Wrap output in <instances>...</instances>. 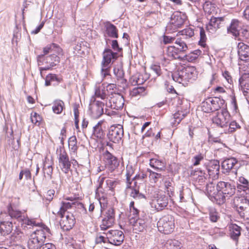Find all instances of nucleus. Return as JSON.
<instances>
[{
    "label": "nucleus",
    "instance_id": "f257e3e1",
    "mask_svg": "<svg viewBox=\"0 0 249 249\" xmlns=\"http://www.w3.org/2000/svg\"><path fill=\"white\" fill-rule=\"evenodd\" d=\"M49 229L45 227H40L33 232L28 241V247L29 249H40L44 244L47 234L49 233Z\"/></svg>",
    "mask_w": 249,
    "mask_h": 249
},
{
    "label": "nucleus",
    "instance_id": "f03ea898",
    "mask_svg": "<svg viewBox=\"0 0 249 249\" xmlns=\"http://www.w3.org/2000/svg\"><path fill=\"white\" fill-rule=\"evenodd\" d=\"M175 46H170L166 49V54L169 59L182 60L183 54L188 50L186 43L182 39L178 38Z\"/></svg>",
    "mask_w": 249,
    "mask_h": 249
},
{
    "label": "nucleus",
    "instance_id": "7ed1b4c3",
    "mask_svg": "<svg viewBox=\"0 0 249 249\" xmlns=\"http://www.w3.org/2000/svg\"><path fill=\"white\" fill-rule=\"evenodd\" d=\"M219 196H217V203L222 204L226 202L227 198H229L235 193V187L225 181H219L217 184Z\"/></svg>",
    "mask_w": 249,
    "mask_h": 249
},
{
    "label": "nucleus",
    "instance_id": "20e7f679",
    "mask_svg": "<svg viewBox=\"0 0 249 249\" xmlns=\"http://www.w3.org/2000/svg\"><path fill=\"white\" fill-rule=\"evenodd\" d=\"M197 75V71L195 67H188L174 73L172 78L175 81L184 84V82L195 80Z\"/></svg>",
    "mask_w": 249,
    "mask_h": 249
},
{
    "label": "nucleus",
    "instance_id": "39448f33",
    "mask_svg": "<svg viewBox=\"0 0 249 249\" xmlns=\"http://www.w3.org/2000/svg\"><path fill=\"white\" fill-rule=\"evenodd\" d=\"M158 228L160 232L164 234L172 233L175 229V219L174 217L170 214L163 216L159 220Z\"/></svg>",
    "mask_w": 249,
    "mask_h": 249
},
{
    "label": "nucleus",
    "instance_id": "423d86ee",
    "mask_svg": "<svg viewBox=\"0 0 249 249\" xmlns=\"http://www.w3.org/2000/svg\"><path fill=\"white\" fill-rule=\"evenodd\" d=\"M234 204L240 216L247 220L249 219V200L244 196L236 197Z\"/></svg>",
    "mask_w": 249,
    "mask_h": 249
},
{
    "label": "nucleus",
    "instance_id": "0eeeda50",
    "mask_svg": "<svg viewBox=\"0 0 249 249\" xmlns=\"http://www.w3.org/2000/svg\"><path fill=\"white\" fill-rule=\"evenodd\" d=\"M230 120V115L225 109H222L214 113L212 117L213 123L222 128L228 126Z\"/></svg>",
    "mask_w": 249,
    "mask_h": 249
},
{
    "label": "nucleus",
    "instance_id": "6e6552de",
    "mask_svg": "<svg viewBox=\"0 0 249 249\" xmlns=\"http://www.w3.org/2000/svg\"><path fill=\"white\" fill-rule=\"evenodd\" d=\"M106 101V106L107 107L116 110L123 108L124 104V99L123 96L119 93L112 94V96L107 97Z\"/></svg>",
    "mask_w": 249,
    "mask_h": 249
},
{
    "label": "nucleus",
    "instance_id": "1a4fd4ad",
    "mask_svg": "<svg viewBox=\"0 0 249 249\" xmlns=\"http://www.w3.org/2000/svg\"><path fill=\"white\" fill-rule=\"evenodd\" d=\"M103 60L102 61V74L104 76L108 74V68L112 60L117 57V53H113L110 49H106L103 52Z\"/></svg>",
    "mask_w": 249,
    "mask_h": 249
},
{
    "label": "nucleus",
    "instance_id": "9d476101",
    "mask_svg": "<svg viewBox=\"0 0 249 249\" xmlns=\"http://www.w3.org/2000/svg\"><path fill=\"white\" fill-rule=\"evenodd\" d=\"M186 16L180 12H175L171 16L167 30H175L181 27L185 21Z\"/></svg>",
    "mask_w": 249,
    "mask_h": 249
},
{
    "label": "nucleus",
    "instance_id": "9b49d317",
    "mask_svg": "<svg viewBox=\"0 0 249 249\" xmlns=\"http://www.w3.org/2000/svg\"><path fill=\"white\" fill-rule=\"evenodd\" d=\"M124 136V129L120 124L113 125L110 127L107 136L110 141L118 143Z\"/></svg>",
    "mask_w": 249,
    "mask_h": 249
},
{
    "label": "nucleus",
    "instance_id": "f8f14e48",
    "mask_svg": "<svg viewBox=\"0 0 249 249\" xmlns=\"http://www.w3.org/2000/svg\"><path fill=\"white\" fill-rule=\"evenodd\" d=\"M107 211L105 213H102L104 216L102 219V223L100 227L101 230L105 231L111 227L114 223L115 221V212L112 207H108L107 208Z\"/></svg>",
    "mask_w": 249,
    "mask_h": 249
},
{
    "label": "nucleus",
    "instance_id": "ddd939ff",
    "mask_svg": "<svg viewBox=\"0 0 249 249\" xmlns=\"http://www.w3.org/2000/svg\"><path fill=\"white\" fill-rule=\"evenodd\" d=\"M104 233L106 234L107 241L114 245H121L124 240V234L121 231L110 230Z\"/></svg>",
    "mask_w": 249,
    "mask_h": 249
},
{
    "label": "nucleus",
    "instance_id": "4468645a",
    "mask_svg": "<svg viewBox=\"0 0 249 249\" xmlns=\"http://www.w3.org/2000/svg\"><path fill=\"white\" fill-rule=\"evenodd\" d=\"M59 152V165L62 171L65 174H67L69 172L71 166L69 156L64 149H60Z\"/></svg>",
    "mask_w": 249,
    "mask_h": 249
},
{
    "label": "nucleus",
    "instance_id": "2eb2a0df",
    "mask_svg": "<svg viewBox=\"0 0 249 249\" xmlns=\"http://www.w3.org/2000/svg\"><path fill=\"white\" fill-rule=\"evenodd\" d=\"M8 213H1L0 214V218H4L5 217V219L10 220L11 219L14 220H17L19 223L23 218H24L25 213H22V212L17 210L16 209H14L11 206L8 207Z\"/></svg>",
    "mask_w": 249,
    "mask_h": 249
},
{
    "label": "nucleus",
    "instance_id": "dca6fc26",
    "mask_svg": "<svg viewBox=\"0 0 249 249\" xmlns=\"http://www.w3.org/2000/svg\"><path fill=\"white\" fill-rule=\"evenodd\" d=\"M61 219L60 221V225L63 231H69L72 228L75 223V218L73 215L67 212L66 214L60 215Z\"/></svg>",
    "mask_w": 249,
    "mask_h": 249
},
{
    "label": "nucleus",
    "instance_id": "f3484780",
    "mask_svg": "<svg viewBox=\"0 0 249 249\" xmlns=\"http://www.w3.org/2000/svg\"><path fill=\"white\" fill-rule=\"evenodd\" d=\"M147 221L146 217L136 219L134 218H130V224L132 226L133 230L136 233L143 231L147 227Z\"/></svg>",
    "mask_w": 249,
    "mask_h": 249
},
{
    "label": "nucleus",
    "instance_id": "a211bd4d",
    "mask_svg": "<svg viewBox=\"0 0 249 249\" xmlns=\"http://www.w3.org/2000/svg\"><path fill=\"white\" fill-rule=\"evenodd\" d=\"M66 200H70L71 202L63 201L61 202L60 210L57 212L58 215H63V214H66V212L68 209L73 207H76V206H78L79 205H82L81 203H78L76 201L75 198L68 197L66 198Z\"/></svg>",
    "mask_w": 249,
    "mask_h": 249
},
{
    "label": "nucleus",
    "instance_id": "6ab92c4d",
    "mask_svg": "<svg viewBox=\"0 0 249 249\" xmlns=\"http://www.w3.org/2000/svg\"><path fill=\"white\" fill-rule=\"evenodd\" d=\"M104 105V103L99 101H94L90 104V108L94 118H98L103 114Z\"/></svg>",
    "mask_w": 249,
    "mask_h": 249
},
{
    "label": "nucleus",
    "instance_id": "aec40b11",
    "mask_svg": "<svg viewBox=\"0 0 249 249\" xmlns=\"http://www.w3.org/2000/svg\"><path fill=\"white\" fill-rule=\"evenodd\" d=\"M98 181L99 182V185L98 188V192H99V190L102 188L113 191L118 183L117 181L108 178L105 180V178L102 176H100L99 178Z\"/></svg>",
    "mask_w": 249,
    "mask_h": 249
},
{
    "label": "nucleus",
    "instance_id": "412c9836",
    "mask_svg": "<svg viewBox=\"0 0 249 249\" xmlns=\"http://www.w3.org/2000/svg\"><path fill=\"white\" fill-rule=\"evenodd\" d=\"M223 22V17H212L210 19L209 24L207 25L206 29L210 33H213L221 26Z\"/></svg>",
    "mask_w": 249,
    "mask_h": 249
},
{
    "label": "nucleus",
    "instance_id": "4be33fe9",
    "mask_svg": "<svg viewBox=\"0 0 249 249\" xmlns=\"http://www.w3.org/2000/svg\"><path fill=\"white\" fill-rule=\"evenodd\" d=\"M4 218H0V233L3 236L9 234L13 230V222Z\"/></svg>",
    "mask_w": 249,
    "mask_h": 249
},
{
    "label": "nucleus",
    "instance_id": "5701e85b",
    "mask_svg": "<svg viewBox=\"0 0 249 249\" xmlns=\"http://www.w3.org/2000/svg\"><path fill=\"white\" fill-rule=\"evenodd\" d=\"M220 165L217 160H212L209 162L207 167V171L209 177L213 178H217L219 174Z\"/></svg>",
    "mask_w": 249,
    "mask_h": 249
},
{
    "label": "nucleus",
    "instance_id": "b1692460",
    "mask_svg": "<svg viewBox=\"0 0 249 249\" xmlns=\"http://www.w3.org/2000/svg\"><path fill=\"white\" fill-rule=\"evenodd\" d=\"M237 47L238 54L240 60L242 61L249 60V46L243 42H239Z\"/></svg>",
    "mask_w": 249,
    "mask_h": 249
},
{
    "label": "nucleus",
    "instance_id": "393cba45",
    "mask_svg": "<svg viewBox=\"0 0 249 249\" xmlns=\"http://www.w3.org/2000/svg\"><path fill=\"white\" fill-rule=\"evenodd\" d=\"M106 128V122L100 121L94 127L93 134L97 138L101 139L105 135L104 129Z\"/></svg>",
    "mask_w": 249,
    "mask_h": 249
},
{
    "label": "nucleus",
    "instance_id": "a878e982",
    "mask_svg": "<svg viewBox=\"0 0 249 249\" xmlns=\"http://www.w3.org/2000/svg\"><path fill=\"white\" fill-rule=\"evenodd\" d=\"M238 161L234 158H228L225 160L222 163V168L223 173L226 174L234 168V167L237 164Z\"/></svg>",
    "mask_w": 249,
    "mask_h": 249
},
{
    "label": "nucleus",
    "instance_id": "bb28decb",
    "mask_svg": "<svg viewBox=\"0 0 249 249\" xmlns=\"http://www.w3.org/2000/svg\"><path fill=\"white\" fill-rule=\"evenodd\" d=\"M168 203V197L164 195H161L158 196L157 198L154 200L153 204L155 209L158 211H160L167 206Z\"/></svg>",
    "mask_w": 249,
    "mask_h": 249
},
{
    "label": "nucleus",
    "instance_id": "cd10ccee",
    "mask_svg": "<svg viewBox=\"0 0 249 249\" xmlns=\"http://www.w3.org/2000/svg\"><path fill=\"white\" fill-rule=\"evenodd\" d=\"M237 188L238 191L245 192L249 195V182L244 177H240L237 182Z\"/></svg>",
    "mask_w": 249,
    "mask_h": 249
},
{
    "label": "nucleus",
    "instance_id": "c85d7f7f",
    "mask_svg": "<svg viewBox=\"0 0 249 249\" xmlns=\"http://www.w3.org/2000/svg\"><path fill=\"white\" fill-rule=\"evenodd\" d=\"M206 192L208 196L217 203V196H219L217 187L215 188L213 183H210L207 185Z\"/></svg>",
    "mask_w": 249,
    "mask_h": 249
},
{
    "label": "nucleus",
    "instance_id": "c756f323",
    "mask_svg": "<svg viewBox=\"0 0 249 249\" xmlns=\"http://www.w3.org/2000/svg\"><path fill=\"white\" fill-rule=\"evenodd\" d=\"M239 82L244 95L245 91L249 92V73L242 74Z\"/></svg>",
    "mask_w": 249,
    "mask_h": 249
},
{
    "label": "nucleus",
    "instance_id": "7c9ffc66",
    "mask_svg": "<svg viewBox=\"0 0 249 249\" xmlns=\"http://www.w3.org/2000/svg\"><path fill=\"white\" fill-rule=\"evenodd\" d=\"M60 62V58L55 54H52L47 57V62L49 63V66L44 67H40L39 70L41 72L42 71H46L50 69L52 67L56 65Z\"/></svg>",
    "mask_w": 249,
    "mask_h": 249
},
{
    "label": "nucleus",
    "instance_id": "2f4dec72",
    "mask_svg": "<svg viewBox=\"0 0 249 249\" xmlns=\"http://www.w3.org/2000/svg\"><path fill=\"white\" fill-rule=\"evenodd\" d=\"M106 32L107 36L112 38H118V29L116 26L109 22H107L105 24Z\"/></svg>",
    "mask_w": 249,
    "mask_h": 249
},
{
    "label": "nucleus",
    "instance_id": "473e14b6",
    "mask_svg": "<svg viewBox=\"0 0 249 249\" xmlns=\"http://www.w3.org/2000/svg\"><path fill=\"white\" fill-rule=\"evenodd\" d=\"M95 95L96 97L100 98L103 100L106 99H107L108 94L106 90L105 85L104 84L96 86L95 89Z\"/></svg>",
    "mask_w": 249,
    "mask_h": 249
},
{
    "label": "nucleus",
    "instance_id": "72a5a7b5",
    "mask_svg": "<svg viewBox=\"0 0 249 249\" xmlns=\"http://www.w3.org/2000/svg\"><path fill=\"white\" fill-rule=\"evenodd\" d=\"M239 23L238 20L232 19L230 27L228 28V32L231 33L235 36L240 35L241 26L239 25Z\"/></svg>",
    "mask_w": 249,
    "mask_h": 249
},
{
    "label": "nucleus",
    "instance_id": "f704fd0d",
    "mask_svg": "<svg viewBox=\"0 0 249 249\" xmlns=\"http://www.w3.org/2000/svg\"><path fill=\"white\" fill-rule=\"evenodd\" d=\"M107 163L109 165L111 171L114 170L119 165V161L116 157L113 156L111 154L108 153L106 155Z\"/></svg>",
    "mask_w": 249,
    "mask_h": 249
},
{
    "label": "nucleus",
    "instance_id": "c9c22d12",
    "mask_svg": "<svg viewBox=\"0 0 249 249\" xmlns=\"http://www.w3.org/2000/svg\"><path fill=\"white\" fill-rule=\"evenodd\" d=\"M20 224L21 226L23 228H31L34 226H38V224H37L34 219H30L26 217L25 214L24 215V218H23L22 220L20 221L18 225Z\"/></svg>",
    "mask_w": 249,
    "mask_h": 249
},
{
    "label": "nucleus",
    "instance_id": "e433bc0d",
    "mask_svg": "<svg viewBox=\"0 0 249 249\" xmlns=\"http://www.w3.org/2000/svg\"><path fill=\"white\" fill-rule=\"evenodd\" d=\"M99 198L98 199L97 202L98 203V206L100 205V216L102 214L107 208H108L107 206V200L106 196L102 195L100 196L99 195Z\"/></svg>",
    "mask_w": 249,
    "mask_h": 249
},
{
    "label": "nucleus",
    "instance_id": "4c0bfd02",
    "mask_svg": "<svg viewBox=\"0 0 249 249\" xmlns=\"http://www.w3.org/2000/svg\"><path fill=\"white\" fill-rule=\"evenodd\" d=\"M127 192L130 191V196L135 199H142L144 198V196L142 194L139 193L138 188H132L131 186H127Z\"/></svg>",
    "mask_w": 249,
    "mask_h": 249
},
{
    "label": "nucleus",
    "instance_id": "58836bf2",
    "mask_svg": "<svg viewBox=\"0 0 249 249\" xmlns=\"http://www.w3.org/2000/svg\"><path fill=\"white\" fill-rule=\"evenodd\" d=\"M64 103L62 101H55L52 107L53 112L56 114H60L64 108Z\"/></svg>",
    "mask_w": 249,
    "mask_h": 249
},
{
    "label": "nucleus",
    "instance_id": "ea45409f",
    "mask_svg": "<svg viewBox=\"0 0 249 249\" xmlns=\"http://www.w3.org/2000/svg\"><path fill=\"white\" fill-rule=\"evenodd\" d=\"M165 249H181V243L176 240H168L165 245Z\"/></svg>",
    "mask_w": 249,
    "mask_h": 249
},
{
    "label": "nucleus",
    "instance_id": "a19ab883",
    "mask_svg": "<svg viewBox=\"0 0 249 249\" xmlns=\"http://www.w3.org/2000/svg\"><path fill=\"white\" fill-rule=\"evenodd\" d=\"M150 165L158 170H162L165 167V164L162 161L155 159L150 160Z\"/></svg>",
    "mask_w": 249,
    "mask_h": 249
},
{
    "label": "nucleus",
    "instance_id": "79ce46f5",
    "mask_svg": "<svg viewBox=\"0 0 249 249\" xmlns=\"http://www.w3.org/2000/svg\"><path fill=\"white\" fill-rule=\"evenodd\" d=\"M241 230L240 227L236 224L233 225L231 233V238L234 240H237L241 235Z\"/></svg>",
    "mask_w": 249,
    "mask_h": 249
},
{
    "label": "nucleus",
    "instance_id": "37998d69",
    "mask_svg": "<svg viewBox=\"0 0 249 249\" xmlns=\"http://www.w3.org/2000/svg\"><path fill=\"white\" fill-rule=\"evenodd\" d=\"M147 172H149V178L151 183H156L160 179L162 178V176L159 173L152 171L150 169H147Z\"/></svg>",
    "mask_w": 249,
    "mask_h": 249
},
{
    "label": "nucleus",
    "instance_id": "c03bdc74",
    "mask_svg": "<svg viewBox=\"0 0 249 249\" xmlns=\"http://www.w3.org/2000/svg\"><path fill=\"white\" fill-rule=\"evenodd\" d=\"M210 102H211L212 109L213 111L218 110L221 107L223 100H221L219 98L217 97L209 98Z\"/></svg>",
    "mask_w": 249,
    "mask_h": 249
},
{
    "label": "nucleus",
    "instance_id": "a18cd8bd",
    "mask_svg": "<svg viewBox=\"0 0 249 249\" xmlns=\"http://www.w3.org/2000/svg\"><path fill=\"white\" fill-rule=\"evenodd\" d=\"M69 147L71 151L73 153L77 152L78 146L77 145V140L75 136L71 137L69 139Z\"/></svg>",
    "mask_w": 249,
    "mask_h": 249
},
{
    "label": "nucleus",
    "instance_id": "49530a36",
    "mask_svg": "<svg viewBox=\"0 0 249 249\" xmlns=\"http://www.w3.org/2000/svg\"><path fill=\"white\" fill-rule=\"evenodd\" d=\"M139 211L134 207V202L132 201L129 204V214L128 215L129 220L130 218L137 219Z\"/></svg>",
    "mask_w": 249,
    "mask_h": 249
},
{
    "label": "nucleus",
    "instance_id": "de8ad7c7",
    "mask_svg": "<svg viewBox=\"0 0 249 249\" xmlns=\"http://www.w3.org/2000/svg\"><path fill=\"white\" fill-rule=\"evenodd\" d=\"M211 105V102H210L209 98L206 99L202 103L201 108L202 111L206 113L213 112V110L212 109Z\"/></svg>",
    "mask_w": 249,
    "mask_h": 249
},
{
    "label": "nucleus",
    "instance_id": "09e8293b",
    "mask_svg": "<svg viewBox=\"0 0 249 249\" xmlns=\"http://www.w3.org/2000/svg\"><path fill=\"white\" fill-rule=\"evenodd\" d=\"M180 32L183 37L182 38H180V39H182V40L183 39L190 38L194 35V30L191 28L184 29Z\"/></svg>",
    "mask_w": 249,
    "mask_h": 249
},
{
    "label": "nucleus",
    "instance_id": "8fccbe9b",
    "mask_svg": "<svg viewBox=\"0 0 249 249\" xmlns=\"http://www.w3.org/2000/svg\"><path fill=\"white\" fill-rule=\"evenodd\" d=\"M145 94V88L143 87H138L134 88L130 91V95L132 96L138 95H144Z\"/></svg>",
    "mask_w": 249,
    "mask_h": 249
},
{
    "label": "nucleus",
    "instance_id": "3c124183",
    "mask_svg": "<svg viewBox=\"0 0 249 249\" xmlns=\"http://www.w3.org/2000/svg\"><path fill=\"white\" fill-rule=\"evenodd\" d=\"M52 46H53L54 48H57V45L56 44H54V43H53L51 45H49V46H46L43 49L44 54L43 55H39L38 56L37 60H38V65H40V63L41 62V59L44 57V55L47 54L48 53L52 52Z\"/></svg>",
    "mask_w": 249,
    "mask_h": 249
},
{
    "label": "nucleus",
    "instance_id": "603ef678",
    "mask_svg": "<svg viewBox=\"0 0 249 249\" xmlns=\"http://www.w3.org/2000/svg\"><path fill=\"white\" fill-rule=\"evenodd\" d=\"M199 54V51H196L195 52H192L187 55L183 54L182 59L188 60V61H193L196 60Z\"/></svg>",
    "mask_w": 249,
    "mask_h": 249
},
{
    "label": "nucleus",
    "instance_id": "864d4df0",
    "mask_svg": "<svg viewBox=\"0 0 249 249\" xmlns=\"http://www.w3.org/2000/svg\"><path fill=\"white\" fill-rule=\"evenodd\" d=\"M196 175H198L196 180L200 183V184L204 183L209 176V174H207L201 170L198 171V174H196Z\"/></svg>",
    "mask_w": 249,
    "mask_h": 249
},
{
    "label": "nucleus",
    "instance_id": "5fc2aeb1",
    "mask_svg": "<svg viewBox=\"0 0 249 249\" xmlns=\"http://www.w3.org/2000/svg\"><path fill=\"white\" fill-rule=\"evenodd\" d=\"M22 234V232L18 228L16 227L11 235V240L15 242L18 241L20 240Z\"/></svg>",
    "mask_w": 249,
    "mask_h": 249
},
{
    "label": "nucleus",
    "instance_id": "6e6d98bb",
    "mask_svg": "<svg viewBox=\"0 0 249 249\" xmlns=\"http://www.w3.org/2000/svg\"><path fill=\"white\" fill-rule=\"evenodd\" d=\"M105 87L108 94V97L112 96V94L117 93L116 92V86L115 84H108L106 86H105Z\"/></svg>",
    "mask_w": 249,
    "mask_h": 249
},
{
    "label": "nucleus",
    "instance_id": "4d7b16f0",
    "mask_svg": "<svg viewBox=\"0 0 249 249\" xmlns=\"http://www.w3.org/2000/svg\"><path fill=\"white\" fill-rule=\"evenodd\" d=\"M214 4H213L210 1H206L204 3H203V9L204 11L208 13L211 14L213 13V9L212 8H214Z\"/></svg>",
    "mask_w": 249,
    "mask_h": 249
},
{
    "label": "nucleus",
    "instance_id": "13d9d810",
    "mask_svg": "<svg viewBox=\"0 0 249 249\" xmlns=\"http://www.w3.org/2000/svg\"><path fill=\"white\" fill-rule=\"evenodd\" d=\"M204 155L202 154H199L195 155L192 159L193 165L197 166L199 165L200 161L204 160Z\"/></svg>",
    "mask_w": 249,
    "mask_h": 249
},
{
    "label": "nucleus",
    "instance_id": "bf43d9fd",
    "mask_svg": "<svg viewBox=\"0 0 249 249\" xmlns=\"http://www.w3.org/2000/svg\"><path fill=\"white\" fill-rule=\"evenodd\" d=\"M31 120L33 123L39 125L41 120V118L38 114L35 112L34 113L33 115L32 114L31 116Z\"/></svg>",
    "mask_w": 249,
    "mask_h": 249
},
{
    "label": "nucleus",
    "instance_id": "052dcab7",
    "mask_svg": "<svg viewBox=\"0 0 249 249\" xmlns=\"http://www.w3.org/2000/svg\"><path fill=\"white\" fill-rule=\"evenodd\" d=\"M151 71L155 73V74L159 76L161 75L162 72L160 67L159 65L154 64L151 66Z\"/></svg>",
    "mask_w": 249,
    "mask_h": 249
},
{
    "label": "nucleus",
    "instance_id": "680f3d73",
    "mask_svg": "<svg viewBox=\"0 0 249 249\" xmlns=\"http://www.w3.org/2000/svg\"><path fill=\"white\" fill-rule=\"evenodd\" d=\"M177 39V38H176L175 37L164 35L163 36L162 42L164 44H167L173 43L174 41L175 42L176 40Z\"/></svg>",
    "mask_w": 249,
    "mask_h": 249
},
{
    "label": "nucleus",
    "instance_id": "e2e57ef3",
    "mask_svg": "<svg viewBox=\"0 0 249 249\" xmlns=\"http://www.w3.org/2000/svg\"><path fill=\"white\" fill-rule=\"evenodd\" d=\"M240 127V125L236 121H231L229 124V132L231 133L234 131L236 129L239 128Z\"/></svg>",
    "mask_w": 249,
    "mask_h": 249
},
{
    "label": "nucleus",
    "instance_id": "0e129e2a",
    "mask_svg": "<svg viewBox=\"0 0 249 249\" xmlns=\"http://www.w3.org/2000/svg\"><path fill=\"white\" fill-rule=\"evenodd\" d=\"M134 173V171L132 167L131 166H127L126 167V179L127 182L131 180L132 178V176Z\"/></svg>",
    "mask_w": 249,
    "mask_h": 249
},
{
    "label": "nucleus",
    "instance_id": "69168bd1",
    "mask_svg": "<svg viewBox=\"0 0 249 249\" xmlns=\"http://www.w3.org/2000/svg\"><path fill=\"white\" fill-rule=\"evenodd\" d=\"M185 117L184 114L180 113L179 112H178L176 113L174 115V118L175 119V121L178 124L181 120Z\"/></svg>",
    "mask_w": 249,
    "mask_h": 249
},
{
    "label": "nucleus",
    "instance_id": "338daca9",
    "mask_svg": "<svg viewBox=\"0 0 249 249\" xmlns=\"http://www.w3.org/2000/svg\"><path fill=\"white\" fill-rule=\"evenodd\" d=\"M209 215L210 220L213 222H216L219 217L217 213L213 211H211Z\"/></svg>",
    "mask_w": 249,
    "mask_h": 249
},
{
    "label": "nucleus",
    "instance_id": "774afa93",
    "mask_svg": "<svg viewBox=\"0 0 249 249\" xmlns=\"http://www.w3.org/2000/svg\"><path fill=\"white\" fill-rule=\"evenodd\" d=\"M54 194L55 191L54 190H48L45 196L46 199L49 202H50L53 199Z\"/></svg>",
    "mask_w": 249,
    "mask_h": 249
}]
</instances>
